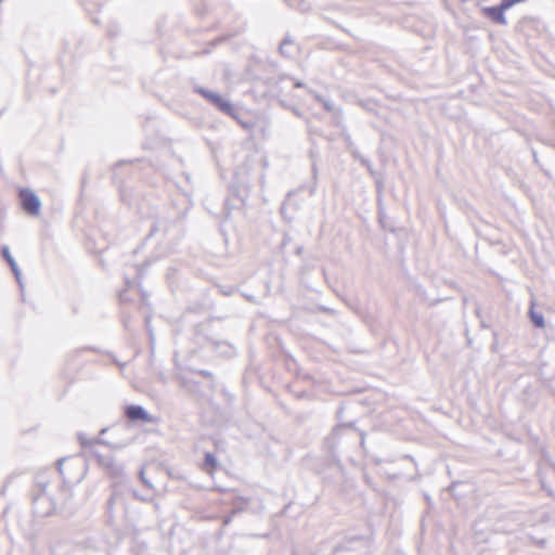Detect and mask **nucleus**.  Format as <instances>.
Segmentation results:
<instances>
[{
    "label": "nucleus",
    "mask_w": 555,
    "mask_h": 555,
    "mask_svg": "<svg viewBox=\"0 0 555 555\" xmlns=\"http://www.w3.org/2000/svg\"><path fill=\"white\" fill-rule=\"evenodd\" d=\"M79 439H80L81 444H83V446L89 443V441L85 440L81 436L79 437Z\"/></svg>",
    "instance_id": "4468645a"
},
{
    "label": "nucleus",
    "mask_w": 555,
    "mask_h": 555,
    "mask_svg": "<svg viewBox=\"0 0 555 555\" xmlns=\"http://www.w3.org/2000/svg\"><path fill=\"white\" fill-rule=\"evenodd\" d=\"M525 0H502V9H509L512 8L513 5L517 4V3H520V2H524Z\"/></svg>",
    "instance_id": "9d476101"
},
{
    "label": "nucleus",
    "mask_w": 555,
    "mask_h": 555,
    "mask_svg": "<svg viewBox=\"0 0 555 555\" xmlns=\"http://www.w3.org/2000/svg\"><path fill=\"white\" fill-rule=\"evenodd\" d=\"M99 463L112 474L120 473V467L115 464L112 457L99 456Z\"/></svg>",
    "instance_id": "39448f33"
},
{
    "label": "nucleus",
    "mask_w": 555,
    "mask_h": 555,
    "mask_svg": "<svg viewBox=\"0 0 555 555\" xmlns=\"http://www.w3.org/2000/svg\"><path fill=\"white\" fill-rule=\"evenodd\" d=\"M530 318H531V321L533 322V324L537 326V327H544L545 323H544V318L541 313H538L533 310L530 311Z\"/></svg>",
    "instance_id": "6e6552de"
},
{
    "label": "nucleus",
    "mask_w": 555,
    "mask_h": 555,
    "mask_svg": "<svg viewBox=\"0 0 555 555\" xmlns=\"http://www.w3.org/2000/svg\"><path fill=\"white\" fill-rule=\"evenodd\" d=\"M205 463H206V465L210 466V468H215L216 464H217V460L212 454L207 453L205 456Z\"/></svg>",
    "instance_id": "9b49d317"
},
{
    "label": "nucleus",
    "mask_w": 555,
    "mask_h": 555,
    "mask_svg": "<svg viewBox=\"0 0 555 555\" xmlns=\"http://www.w3.org/2000/svg\"><path fill=\"white\" fill-rule=\"evenodd\" d=\"M313 96L314 99L321 103L323 105V107L328 111V112H332L333 111V105L330 101H327L326 99H324L322 95L318 94V93H313Z\"/></svg>",
    "instance_id": "1a4fd4ad"
},
{
    "label": "nucleus",
    "mask_w": 555,
    "mask_h": 555,
    "mask_svg": "<svg viewBox=\"0 0 555 555\" xmlns=\"http://www.w3.org/2000/svg\"><path fill=\"white\" fill-rule=\"evenodd\" d=\"M296 50V44L292 40L285 39L280 46L281 53L286 56H292Z\"/></svg>",
    "instance_id": "423d86ee"
},
{
    "label": "nucleus",
    "mask_w": 555,
    "mask_h": 555,
    "mask_svg": "<svg viewBox=\"0 0 555 555\" xmlns=\"http://www.w3.org/2000/svg\"><path fill=\"white\" fill-rule=\"evenodd\" d=\"M3 256L4 258L7 259V261L9 262L12 271L14 272L15 274V278L17 279V281L20 282V270L16 266V262L14 261L13 257L10 255V251H9V248L8 247H4L3 248Z\"/></svg>",
    "instance_id": "0eeeda50"
},
{
    "label": "nucleus",
    "mask_w": 555,
    "mask_h": 555,
    "mask_svg": "<svg viewBox=\"0 0 555 555\" xmlns=\"http://www.w3.org/2000/svg\"><path fill=\"white\" fill-rule=\"evenodd\" d=\"M198 93H201L204 98L209 100L212 104H215L220 111L232 115L233 114V107L232 105L222 99L218 93H215L212 91L205 90L203 88L196 89Z\"/></svg>",
    "instance_id": "f03ea898"
},
{
    "label": "nucleus",
    "mask_w": 555,
    "mask_h": 555,
    "mask_svg": "<svg viewBox=\"0 0 555 555\" xmlns=\"http://www.w3.org/2000/svg\"><path fill=\"white\" fill-rule=\"evenodd\" d=\"M46 499V495L42 493L37 496V501H43Z\"/></svg>",
    "instance_id": "ddd939ff"
},
{
    "label": "nucleus",
    "mask_w": 555,
    "mask_h": 555,
    "mask_svg": "<svg viewBox=\"0 0 555 555\" xmlns=\"http://www.w3.org/2000/svg\"><path fill=\"white\" fill-rule=\"evenodd\" d=\"M114 500H115V495H112V498L108 501L109 506L113 504Z\"/></svg>",
    "instance_id": "2eb2a0df"
},
{
    "label": "nucleus",
    "mask_w": 555,
    "mask_h": 555,
    "mask_svg": "<svg viewBox=\"0 0 555 555\" xmlns=\"http://www.w3.org/2000/svg\"><path fill=\"white\" fill-rule=\"evenodd\" d=\"M126 415L130 420H141L146 423L153 422V417L140 405H129L126 409Z\"/></svg>",
    "instance_id": "7ed1b4c3"
},
{
    "label": "nucleus",
    "mask_w": 555,
    "mask_h": 555,
    "mask_svg": "<svg viewBox=\"0 0 555 555\" xmlns=\"http://www.w3.org/2000/svg\"><path fill=\"white\" fill-rule=\"evenodd\" d=\"M295 86H296V87H298V88H300V87H302L304 85H302L301 82H299V81H298V82H296V85H295Z\"/></svg>",
    "instance_id": "dca6fc26"
},
{
    "label": "nucleus",
    "mask_w": 555,
    "mask_h": 555,
    "mask_svg": "<svg viewBox=\"0 0 555 555\" xmlns=\"http://www.w3.org/2000/svg\"><path fill=\"white\" fill-rule=\"evenodd\" d=\"M505 9H502V5L500 7H488L483 9V13L495 21L499 24H506V18L504 16Z\"/></svg>",
    "instance_id": "20e7f679"
},
{
    "label": "nucleus",
    "mask_w": 555,
    "mask_h": 555,
    "mask_svg": "<svg viewBox=\"0 0 555 555\" xmlns=\"http://www.w3.org/2000/svg\"><path fill=\"white\" fill-rule=\"evenodd\" d=\"M21 201L23 208L30 215L37 216L40 211V199L39 197L29 190H22L21 191Z\"/></svg>",
    "instance_id": "f257e3e1"
},
{
    "label": "nucleus",
    "mask_w": 555,
    "mask_h": 555,
    "mask_svg": "<svg viewBox=\"0 0 555 555\" xmlns=\"http://www.w3.org/2000/svg\"><path fill=\"white\" fill-rule=\"evenodd\" d=\"M140 477H141L142 482H143L146 487L152 488V485L150 483V481L147 480V478H145V477H144V472H143V470H141V472H140Z\"/></svg>",
    "instance_id": "f8f14e48"
}]
</instances>
